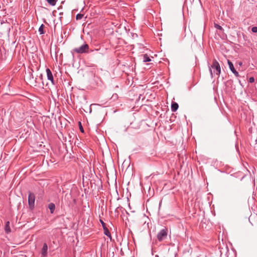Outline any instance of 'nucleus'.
<instances>
[{"mask_svg":"<svg viewBox=\"0 0 257 257\" xmlns=\"http://www.w3.org/2000/svg\"><path fill=\"white\" fill-rule=\"evenodd\" d=\"M84 16V15L83 14H78L77 15H76V19L77 20H81L82 19V18Z\"/></svg>","mask_w":257,"mask_h":257,"instance_id":"obj_16","label":"nucleus"},{"mask_svg":"<svg viewBox=\"0 0 257 257\" xmlns=\"http://www.w3.org/2000/svg\"><path fill=\"white\" fill-rule=\"evenodd\" d=\"M132 257H134V256H132Z\"/></svg>","mask_w":257,"mask_h":257,"instance_id":"obj_22","label":"nucleus"},{"mask_svg":"<svg viewBox=\"0 0 257 257\" xmlns=\"http://www.w3.org/2000/svg\"><path fill=\"white\" fill-rule=\"evenodd\" d=\"M251 31L253 33H257V27H253L251 28Z\"/></svg>","mask_w":257,"mask_h":257,"instance_id":"obj_18","label":"nucleus"},{"mask_svg":"<svg viewBox=\"0 0 257 257\" xmlns=\"http://www.w3.org/2000/svg\"><path fill=\"white\" fill-rule=\"evenodd\" d=\"M214 27L217 29V30H219L221 32H223V29L222 28L221 26H220V25H219L218 24H215L214 23Z\"/></svg>","mask_w":257,"mask_h":257,"instance_id":"obj_15","label":"nucleus"},{"mask_svg":"<svg viewBox=\"0 0 257 257\" xmlns=\"http://www.w3.org/2000/svg\"><path fill=\"white\" fill-rule=\"evenodd\" d=\"M44 25L43 24H42L39 28V32L40 33V34L41 35L45 34V32L44 31Z\"/></svg>","mask_w":257,"mask_h":257,"instance_id":"obj_14","label":"nucleus"},{"mask_svg":"<svg viewBox=\"0 0 257 257\" xmlns=\"http://www.w3.org/2000/svg\"><path fill=\"white\" fill-rule=\"evenodd\" d=\"M46 73H47V76L48 79L50 80L51 81V82L52 83V84H54L53 76L52 73L49 68L46 69Z\"/></svg>","mask_w":257,"mask_h":257,"instance_id":"obj_7","label":"nucleus"},{"mask_svg":"<svg viewBox=\"0 0 257 257\" xmlns=\"http://www.w3.org/2000/svg\"><path fill=\"white\" fill-rule=\"evenodd\" d=\"M48 208L50 209L51 213H53L55 209V205L53 203H50L48 204Z\"/></svg>","mask_w":257,"mask_h":257,"instance_id":"obj_10","label":"nucleus"},{"mask_svg":"<svg viewBox=\"0 0 257 257\" xmlns=\"http://www.w3.org/2000/svg\"><path fill=\"white\" fill-rule=\"evenodd\" d=\"M73 52L77 54L88 53L89 52V45L84 42L82 45L73 49Z\"/></svg>","mask_w":257,"mask_h":257,"instance_id":"obj_2","label":"nucleus"},{"mask_svg":"<svg viewBox=\"0 0 257 257\" xmlns=\"http://www.w3.org/2000/svg\"><path fill=\"white\" fill-rule=\"evenodd\" d=\"M167 229L166 228L162 229L157 234V238L159 241L164 240L167 236Z\"/></svg>","mask_w":257,"mask_h":257,"instance_id":"obj_3","label":"nucleus"},{"mask_svg":"<svg viewBox=\"0 0 257 257\" xmlns=\"http://www.w3.org/2000/svg\"><path fill=\"white\" fill-rule=\"evenodd\" d=\"M238 64H239L240 66H241V65H242V62H239V63H238Z\"/></svg>","mask_w":257,"mask_h":257,"instance_id":"obj_21","label":"nucleus"},{"mask_svg":"<svg viewBox=\"0 0 257 257\" xmlns=\"http://www.w3.org/2000/svg\"><path fill=\"white\" fill-rule=\"evenodd\" d=\"M35 201V196L33 193L29 192L28 196V203L30 208L34 207Z\"/></svg>","mask_w":257,"mask_h":257,"instance_id":"obj_4","label":"nucleus"},{"mask_svg":"<svg viewBox=\"0 0 257 257\" xmlns=\"http://www.w3.org/2000/svg\"><path fill=\"white\" fill-rule=\"evenodd\" d=\"M179 105L177 103L173 102L171 104V110L173 112H175L178 108Z\"/></svg>","mask_w":257,"mask_h":257,"instance_id":"obj_9","label":"nucleus"},{"mask_svg":"<svg viewBox=\"0 0 257 257\" xmlns=\"http://www.w3.org/2000/svg\"><path fill=\"white\" fill-rule=\"evenodd\" d=\"M79 128H80L81 132L84 133V130H83V128L80 122H79Z\"/></svg>","mask_w":257,"mask_h":257,"instance_id":"obj_17","label":"nucleus"},{"mask_svg":"<svg viewBox=\"0 0 257 257\" xmlns=\"http://www.w3.org/2000/svg\"><path fill=\"white\" fill-rule=\"evenodd\" d=\"M227 63L231 72L234 74V75L236 77H239V74L238 72L236 71V70L235 69L232 63L229 60H227Z\"/></svg>","mask_w":257,"mask_h":257,"instance_id":"obj_6","label":"nucleus"},{"mask_svg":"<svg viewBox=\"0 0 257 257\" xmlns=\"http://www.w3.org/2000/svg\"><path fill=\"white\" fill-rule=\"evenodd\" d=\"M151 61V59L150 58L149 56L147 54L143 55V62H148Z\"/></svg>","mask_w":257,"mask_h":257,"instance_id":"obj_12","label":"nucleus"},{"mask_svg":"<svg viewBox=\"0 0 257 257\" xmlns=\"http://www.w3.org/2000/svg\"><path fill=\"white\" fill-rule=\"evenodd\" d=\"M41 257H46L48 254V245L46 243L43 244L41 250Z\"/></svg>","mask_w":257,"mask_h":257,"instance_id":"obj_5","label":"nucleus"},{"mask_svg":"<svg viewBox=\"0 0 257 257\" xmlns=\"http://www.w3.org/2000/svg\"><path fill=\"white\" fill-rule=\"evenodd\" d=\"M103 229L104 230V234L107 236L109 237L110 239H111V233H110L107 227H104V228H103Z\"/></svg>","mask_w":257,"mask_h":257,"instance_id":"obj_11","label":"nucleus"},{"mask_svg":"<svg viewBox=\"0 0 257 257\" xmlns=\"http://www.w3.org/2000/svg\"><path fill=\"white\" fill-rule=\"evenodd\" d=\"M212 69L214 70V73H215V74L219 77L221 73V68L219 63L216 59L213 60L212 64L210 67H209L210 76L213 78V74Z\"/></svg>","mask_w":257,"mask_h":257,"instance_id":"obj_1","label":"nucleus"},{"mask_svg":"<svg viewBox=\"0 0 257 257\" xmlns=\"http://www.w3.org/2000/svg\"><path fill=\"white\" fill-rule=\"evenodd\" d=\"M10 221H8L6 222L5 226V231L6 233L8 234L11 232V229L10 226Z\"/></svg>","mask_w":257,"mask_h":257,"instance_id":"obj_8","label":"nucleus"},{"mask_svg":"<svg viewBox=\"0 0 257 257\" xmlns=\"http://www.w3.org/2000/svg\"><path fill=\"white\" fill-rule=\"evenodd\" d=\"M248 81L250 83H253L254 82V78L253 77H251L249 78Z\"/></svg>","mask_w":257,"mask_h":257,"instance_id":"obj_19","label":"nucleus"},{"mask_svg":"<svg viewBox=\"0 0 257 257\" xmlns=\"http://www.w3.org/2000/svg\"><path fill=\"white\" fill-rule=\"evenodd\" d=\"M100 222L103 228H104V227H106V224L101 219H100Z\"/></svg>","mask_w":257,"mask_h":257,"instance_id":"obj_20","label":"nucleus"},{"mask_svg":"<svg viewBox=\"0 0 257 257\" xmlns=\"http://www.w3.org/2000/svg\"><path fill=\"white\" fill-rule=\"evenodd\" d=\"M47 2L51 6H54L56 4L57 0H46Z\"/></svg>","mask_w":257,"mask_h":257,"instance_id":"obj_13","label":"nucleus"}]
</instances>
